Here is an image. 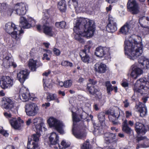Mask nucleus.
I'll use <instances>...</instances> for the list:
<instances>
[{
    "label": "nucleus",
    "instance_id": "7ed1b4c3",
    "mask_svg": "<svg viewBox=\"0 0 149 149\" xmlns=\"http://www.w3.org/2000/svg\"><path fill=\"white\" fill-rule=\"evenodd\" d=\"M4 29L6 31L11 35V37L18 43H19L21 39V34L23 31L21 28L18 29L13 23L8 22L5 24Z\"/></svg>",
    "mask_w": 149,
    "mask_h": 149
},
{
    "label": "nucleus",
    "instance_id": "37998d69",
    "mask_svg": "<svg viewBox=\"0 0 149 149\" xmlns=\"http://www.w3.org/2000/svg\"><path fill=\"white\" fill-rule=\"evenodd\" d=\"M44 123L42 122V123H40L39 124L35 125L37 131V132L40 133V132H42V129H44L45 128L44 127Z\"/></svg>",
    "mask_w": 149,
    "mask_h": 149
},
{
    "label": "nucleus",
    "instance_id": "9b49d317",
    "mask_svg": "<svg viewBox=\"0 0 149 149\" xmlns=\"http://www.w3.org/2000/svg\"><path fill=\"white\" fill-rule=\"evenodd\" d=\"M120 116H121L122 117H124V113L123 111L116 108L110 112L109 114V120L111 121L113 124L116 125L118 123L116 121L118 120Z\"/></svg>",
    "mask_w": 149,
    "mask_h": 149
},
{
    "label": "nucleus",
    "instance_id": "58836bf2",
    "mask_svg": "<svg viewBox=\"0 0 149 149\" xmlns=\"http://www.w3.org/2000/svg\"><path fill=\"white\" fill-rule=\"evenodd\" d=\"M105 114L103 112L100 113L98 116V118L99 122L102 125H104Z\"/></svg>",
    "mask_w": 149,
    "mask_h": 149
},
{
    "label": "nucleus",
    "instance_id": "20e7f679",
    "mask_svg": "<svg viewBox=\"0 0 149 149\" xmlns=\"http://www.w3.org/2000/svg\"><path fill=\"white\" fill-rule=\"evenodd\" d=\"M134 90L135 92L141 94H146L149 92V81L144 78L138 80L135 84Z\"/></svg>",
    "mask_w": 149,
    "mask_h": 149
},
{
    "label": "nucleus",
    "instance_id": "423d86ee",
    "mask_svg": "<svg viewBox=\"0 0 149 149\" xmlns=\"http://www.w3.org/2000/svg\"><path fill=\"white\" fill-rule=\"evenodd\" d=\"M0 64L7 69L10 66H13L14 68L17 66L16 63L14 62L13 59L8 56L6 53L0 54Z\"/></svg>",
    "mask_w": 149,
    "mask_h": 149
},
{
    "label": "nucleus",
    "instance_id": "a878e982",
    "mask_svg": "<svg viewBox=\"0 0 149 149\" xmlns=\"http://www.w3.org/2000/svg\"><path fill=\"white\" fill-rule=\"evenodd\" d=\"M14 106L13 102L9 98H6L4 100L3 106L4 109L10 110L14 107Z\"/></svg>",
    "mask_w": 149,
    "mask_h": 149
},
{
    "label": "nucleus",
    "instance_id": "aec40b11",
    "mask_svg": "<svg viewBox=\"0 0 149 149\" xmlns=\"http://www.w3.org/2000/svg\"><path fill=\"white\" fill-rule=\"evenodd\" d=\"M19 93L22 94V99L20 98L18 100L19 101L22 100L23 102L27 101L29 97V93L28 89L22 84L19 90Z\"/></svg>",
    "mask_w": 149,
    "mask_h": 149
},
{
    "label": "nucleus",
    "instance_id": "1a4fd4ad",
    "mask_svg": "<svg viewBox=\"0 0 149 149\" xmlns=\"http://www.w3.org/2000/svg\"><path fill=\"white\" fill-rule=\"evenodd\" d=\"M26 114L30 116H33L38 113L39 109L36 104L33 102L26 103L25 107Z\"/></svg>",
    "mask_w": 149,
    "mask_h": 149
},
{
    "label": "nucleus",
    "instance_id": "49530a36",
    "mask_svg": "<svg viewBox=\"0 0 149 149\" xmlns=\"http://www.w3.org/2000/svg\"><path fill=\"white\" fill-rule=\"evenodd\" d=\"M61 65L64 66H69L72 67V63L67 61H63L61 63Z\"/></svg>",
    "mask_w": 149,
    "mask_h": 149
},
{
    "label": "nucleus",
    "instance_id": "72a5a7b5",
    "mask_svg": "<svg viewBox=\"0 0 149 149\" xmlns=\"http://www.w3.org/2000/svg\"><path fill=\"white\" fill-rule=\"evenodd\" d=\"M122 130L124 132L128 134H130L132 130L128 125L127 121L125 120L123 122L122 124Z\"/></svg>",
    "mask_w": 149,
    "mask_h": 149
},
{
    "label": "nucleus",
    "instance_id": "09e8293b",
    "mask_svg": "<svg viewBox=\"0 0 149 149\" xmlns=\"http://www.w3.org/2000/svg\"><path fill=\"white\" fill-rule=\"evenodd\" d=\"M89 116L91 119H92L93 118V116H92L91 115H89L86 112L83 111L82 112L81 115H80V117L81 119H85L87 118Z\"/></svg>",
    "mask_w": 149,
    "mask_h": 149
},
{
    "label": "nucleus",
    "instance_id": "2eb2a0df",
    "mask_svg": "<svg viewBox=\"0 0 149 149\" xmlns=\"http://www.w3.org/2000/svg\"><path fill=\"white\" fill-rule=\"evenodd\" d=\"M131 77L134 79H136L143 73V71L139 67V65L135 63L131 68Z\"/></svg>",
    "mask_w": 149,
    "mask_h": 149
},
{
    "label": "nucleus",
    "instance_id": "ea45409f",
    "mask_svg": "<svg viewBox=\"0 0 149 149\" xmlns=\"http://www.w3.org/2000/svg\"><path fill=\"white\" fill-rule=\"evenodd\" d=\"M45 78H44L43 79V86L44 88L46 87L49 88H51L52 87V84L51 83V80L49 79H45Z\"/></svg>",
    "mask_w": 149,
    "mask_h": 149
},
{
    "label": "nucleus",
    "instance_id": "864d4df0",
    "mask_svg": "<svg viewBox=\"0 0 149 149\" xmlns=\"http://www.w3.org/2000/svg\"><path fill=\"white\" fill-rule=\"evenodd\" d=\"M0 133L6 137L8 136L9 135L7 131L3 129V127L1 126L0 127Z\"/></svg>",
    "mask_w": 149,
    "mask_h": 149
},
{
    "label": "nucleus",
    "instance_id": "a18cd8bd",
    "mask_svg": "<svg viewBox=\"0 0 149 149\" xmlns=\"http://www.w3.org/2000/svg\"><path fill=\"white\" fill-rule=\"evenodd\" d=\"M55 25L59 28H64L66 25V23L64 21H61L60 22H57L55 23Z\"/></svg>",
    "mask_w": 149,
    "mask_h": 149
},
{
    "label": "nucleus",
    "instance_id": "4c0bfd02",
    "mask_svg": "<svg viewBox=\"0 0 149 149\" xmlns=\"http://www.w3.org/2000/svg\"><path fill=\"white\" fill-rule=\"evenodd\" d=\"M104 125H101L100 126H96L94 127L95 130L93 133L95 136H98L102 134V127Z\"/></svg>",
    "mask_w": 149,
    "mask_h": 149
},
{
    "label": "nucleus",
    "instance_id": "9d476101",
    "mask_svg": "<svg viewBox=\"0 0 149 149\" xmlns=\"http://www.w3.org/2000/svg\"><path fill=\"white\" fill-rule=\"evenodd\" d=\"M40 134L37 132L36 134H33L31 140L29 139L27 143L28 149H39L38 142L39 141Z\"/></svg>",
    "mask_w": 149,
    "mask_h": 149
},
{
    "label": "nucleus",
    "instance_id": "c9c22d12",
    "mask_svg": "<svg viewBox=\"0 0 149 149\" xmlns=\"http://www.w3.org/2000/svg\"><path fill=\"white\" fill-rule=\"evenodd\" d=\"M37 61L33 59H30L28 64L29 68L33 71L36 70V69Z\"/></svg>",
    "mask_w": 149,
    "mask_h": 149
},
{
    "label": "nucleus",
    "instance_id": "2f4dec72",
    "mask_svg": "<svg viewBox=\"0 0 149 149\" xmlns=\"http://www.w3.org/2000/svg\"><path fill=\"white\" fill-rule=\"evenodd\" d=\"M87 89L91 94L95 95V96L98 95L100 96L101 95V93L99 90L95 88L94 86H91L90 84H88Z\"/></svg>",
    "mask_w": 149,
    "mask_h": 149
},
{
    "label": "nucleus",
    "instance_id": "6e6552de",
    "mask_svg": "<svg viewBox=\"0 0 149 149\" xmlns=\"http://www.w3.org/2000/svg\"><path fill=\"white\" fill-rule=\"evenodd\" d=\"M111 52L110 48L108 47L100 46L95 49V54L98 57H104L107 59L111 58Z\"/></svg>",
    "mask_w": 149,
    "mask_h": 149
},
{
    "label": "nucleus",
    "instance_id": "052dcab7",
    "mask_svg": "<svg viewBox=\"0 0 149 149\" xmlns=\"http://www.w3.org/2000/svg\"><path fill=\"white\" fill-rule=\"evenodd\" d=\"M110 86L107 87V92L108 95H111V91H112L113 90V88L111 87Z\"/></svg>",
    "mask_w": 149,
    "mask_h": 149
},
{
    "label": "nucleus",
    "instance_id": "f3484780",
    "mask_svg": "<svg viewBox=\"0 0 149 149\" xmlns=\"http://www.w3.org/2000/svg\"><path fill=\"white\" fill-rule=\"evenodd\" d=\"M127 7L130 11L132 14H135L139 12V7L135 0H129Z\"/></svg>",
    "mask_w": 149,
    "mask_h": 149
},
{
    "label": "nucleus",
    "instance_id": "603ef678",
    "mask_svg": "<svg viewBox=\"0 0 149 149\" xmlns=\"http://www.w3.org/2000/svg\"><path fill=\"white\" fill-rule=\"evenodd\" d=\"M49 17V15L47 13H45L44 14L43 19L44 20L42 22L43 24H47L48 23L47 20Z\"/></svg>",
    "mask_w": 149,
    "mask_h": 149
},
{
    "label": "nucleus",
    "instance_id": "6e6d98bb",
    "mask_svg": "<svg viewBox=\"0 0 149 149\" xmlns=\"http://www.w3.org/2000/svg\"><path fill=\"white\" fill-rule=\"evenodd\" d=\"M121 85L124 87H127L128 86V83L127 81L125 79H123L122 81Z\"/></svg>",
    "mask_w": 149,
    "mask_h": 149
},
{
    "label": "nucleus",
    "instance_id": "de8ad7c7",
    "mask_svg": "<svg viewBox=\"0 0 149 149\" xmlns=\"http://www.w3.org/2000/svg\"><path fill=\"white\" fill-rule=\"evenodd\" d=\"M81 149H91V147L90 146L88 141H86L81 146Z\"/></svg>",
    "mask_w": 149,
    "mask_h": 149
},
{
    "label": "nucleus",
    "instance_id": "dca6fc26",
    "mask_svg": "<svg viewBox=\"0 0 149 149\" xmlns=\"http://www.w3.org/2000/svg\"><path fill=\"white\" fill-rule=\"evenodd\" d=\"M137 22V20L134 21V19H132L131 21L127 22L120 28V33L124 35L128 34L130 30L133 27L135 22Z\"/></svg>",
    "mask_w": 149,
    "mask_h": 149
},
{
    "label": "nucleus",
    "instance_id": "69168bd1",
    "mask_svg": "<svg viewBox=\"0 0 149 149\" xmlns=\"http://www.w3.org/2000/svg\"><path fill=\"white\" fill-rule=\"evenodd\" d=\"M126 117L127 118L129 117L132 115V113L129 111H126L125 112Z\"/></svg>",
    "mask_w": 149,
    "mask_h": 149
},
{
    "label": "nucleus",
    "instance_id": "bf43d9fd",
    "mask_svg": "<svg viewBox=\"0 0 149 149\" xmlns=\"http://www.w3.org/2000/svg\"><path fill=\"white\" fill-rule=\"evenodd\" d=\"M97 81L93 79H89V83L88 84H90L91 86H94L93 85L97 83Z\"/></svg>",
    "mask_w": 149,
    "mask_h": 149
},
{
    "label": "nucleus",
    "instance_id": "cd10ccee",
    "mask_svg": "<svg viewBox=\"0 0 149 149\" xmlns=\"http://www.w3.org/2000/svg\"><path fill=\"white\" fill-rule=\"evenodd\" d=\"M139 23L142 27L147 29L149 27V18L145 16L141 17L139 19Z\"/></svg>",
    "mask_w": 149,
    "mask_h": 149
},
{
    "label": "nucleus",
    "instance_id": "39448f33",
    "mask_svg": "<svg viewBox=\"0 0 149 149\" xmlns=\"http://www.w3.org/2000/svg\"><path fill=\"white\" fill-rule=\"evenodd\" d=\"M74 108H73V109L71 110L73 122V127L72 129L73 134L77 138L83 139L86 137V133L85 129H82L77 131L75 130V127L76 125V122L79 121L80 120V119L79 118L77 117L76 113L74 112Z\"/></svg>",
    "mask_w": 149,
    "mask_h": 149
},
{
    "label": "nucleus",
    "instance_id": "f8f14e48",
    "mask_svg": "<svg viewBox=\"0 0 149 149\" xmlns=\"http://www.w3.org/2000/svg\"><path fill=\"white\" fill-rule=\"evenodd\" d=\"M13 85V79L8 76H3L0 78V86L3 89L9 88Z\"/></svg>",
    "mask_w": 149,
    "mask_h": 149
},
{
    "label": "nucleus",
    "instance_id": "f257e3e1",
    "mask_svg": "<svg viewBox=\"0 0 149 149\" xmlns=\"http://www.w3.org/2000/svg\"><path fill=\"white\" fill-rule=\"evenodd\" d=\"M74 38L81 43L84 42L81 36L87 38L92 37L95 30L93 21L82 18H77L74 20Z\"/></svg>",
    "mask_w": 149,
    "mask_h": 149
},
{
    "label": "nucleus",
    "instance_id": "b1692460",
    "mask_svg": "<svg viewBox=\"0 0 149 149\" xmlns=\"http://www.w3.org/2000/svg\"><path fill=\"white\" fill-rule=\"evenodd\" d=\"M29 74V72L27 70H22L17 74V78L20 82L22 84L28 78Z\"/></svg>",
    "mask_w": 149,
    "mask_h": 149
},
{
    "label": "nucleus",
    "instance_id": "0eeeda50",
    "mask_svg": "<svg viewBox=\"0 0 149 149\" xmlns=\"http://www.w3.org/2000/svg\"><path fill=\"white\" fill-rule=\"evenodd\" d=\"M47 123L50 127L54 128L61 134L64 133L63 128L64 125L62 121L53 117H50L47 120Z\"/></svg>",
    "mask_w": 149,
    "mask_h": 149
},
{
    "label": "nucleus",
    "instance_id": "3c124183",
    "mask_svg": "<svg viewBox=\"0 0 149 149\" xmlns=\"http://www.w3.org/2000/svg\"><path fill=\"white\" fill-rule=\"evenodd\" d=\"M101 95L100 96L99 95H98L97 96H96V97H97L99 99V104H100V106H102L103 105L105 102L104 98L103 97L102 98L101 97Z\"/></svg>",
    "mask_w": 149,
    "mask_h": 149
},
{
    "label": "nucleus",
    "instance_id": "4be33fe9",
    "mask_svg": "<svg viewBox=\"0 0 149 149\" xmlns=\"http://www.w3.org/2000/svg\"><path fill=\"white\" fill-rule=\"evenodd\" d=\"M136 111L140 113V116L143 117L147 115V107L144 104L139 102L138 105L136 106Z\"/></svg>",
    "mask_w": 149,
    "mask_h": 149
},
{
    "label": "nucleus",
    "instance_id": "412c9836",
    "mask_svg": "<svg viewBox=\"0 0 149 149\" xmlns=\"http://www.w3.org/2000/svg\"><path fill=\"white\" fill-rule=\"evenodd\" d=\"M10 122L11 126L15 129L19 128L24 123L23 120L21 119L20 117L12 118L10 120Z\"/></svg>",
    "mask_w": 149,
    "mask_h": 149
},
{
    "label": "nucleus",
    "instance_id": "5701e85b",
    "mask_svg": "<svg viewBox=\"0 0 149 149\" xmlns=\"http://www.w3.org/2000/svg\"><path fill=\"white\" fill-rule=\"evenodd\" d=\"M94 70L96 72L99 73H103L106 71V65L100 62L96 63L94 66Z\"/></svg>",
    "mask_w": 149,
    "mask_h": 149
},
{
    "label": "nucleus",
    "instance_id": "79ce46f5",
    "mask_svg": "<svg viewBox=\"0 0 149 149\" xmlns=\"http://www.w3.org/2000/svg\"><path fill=\"white\" fill-rule=\"evenodd\" d=\"M61 144V146L59 144H58L59 149H63V148H65L68 147L70 146V144L69 143H66L64 140L62 141Z\"/></svg>",
    "mask_w": 149,
    "mask_h": 149
},
{
    "label": "nucleus",
    "instance_id": "680f3d73",
    "mask_svg": "<svg viewBox=\"0 0 149 149\" xmlns=\"http://www.w3.org/2000/svg\"><path fill=\"white\" fill-rule=\"evenodd\" d=\"M100 106L99 104H95L94 105V108L95 110L97 111L99 109Z\"/></svg>",
    "mask_w": 149,
    "mask_h": 149
},
{
    "label": "nucleus",
    "instance_id": "c756f323",
    "mask_svg": "<svg viewBox=\"0 0 149 149\" xmlns=\"http://www.w3.org/2000/svg\"><path fill=\"white\" fill-rule=\"evenodd\" d=\"M141 68H149V59L144 57H141L139 61Z\"/></svg>",
    "mask_w": 149,
    "mask_h": 149
},
{
    "label": "nucleus",
    "instance_id": "0e129e2a",
    "mask_svg": "<svg viewBox=\"0 0 149 149\" xmlns=\"http://www.w3.org/2000/svg\"><path fill=\"white\" fill-rule=\"evenodd\" d=\"M4 116L7 118H10L11 117V115L10 113L8 112H5L4 113Z\"/></svg>",
    "mask_w": 149,
    "mask_h": 149
},
{
    "label": "nucleus",
    "instance_id": "c03bdc74",
    "mask_svg": "<svg viewBox=\"0 0 149 149\" xmlns=\"http://www.w3.org/2000/svg\"><path fill=\"white\" fill-rule=\"evenodd\" d=\"M56 95L55 94L49 93L47 97V99L48 101L54 100L56 98Z\"/></svg>",
    "mask_w": 149,
    "mask_h": 149
},
{
    "label": "nucleus",
    "instance_id": "5fc2aeb1",
    "mask_svg": "<svg viewBox=\"0 0 149 149\" xmlns=\"http://www.w3.org/2000/svg\"><path fill=\"white\" fill-rule=\"evenodd\" d=\"M72 84V81L71 80H66L65 81V87L68 88L70 87Z\"/></svg>",
    "mask_w": 149,
    "mask_h": 149
},
{
    "label": "nucleus",
    "instance_id": "ddd939ff",
    "mask_svg": "<svg viewBox=\"0 0 149 149\" xmlns=\"http://www.w3.org/2000/svg\"><path fill=\"white\" fill-rule=\"evenodd\" d=\"M28 20L29 22L31 23V24L28 23L26 19L24 17H21L19 26L24 29H28L31 26H34L36 24V22L33 18L30 17Z\"/></svg>",
    "mask_w": 149,
    "mask_h": 149
},
{
    "label": "nucleus",
    "instance_id": "f03ea898",
    "mask_svg": "<svg viewBox=\"0 0 149 149\" xmlns=\"http://www.w3.org/2000/svg\"><path fill=\"white\" fill-rule=\"evenodd\" d=\"M134 35L126 36L125 42V51L127 57L131 60H134L140 56L143 53V45L140 40L141 38L139 37V41L137 42L134 38Z\"/></svg>",
    "mask_w": 149,
    "mask_h": 149
},
{
    "label": "nucleus",
    "instance_id": "4d7b16f0",
    "mask_svg": "<svg viewBox=\"0 0 149 149\" xmlns=\"http://www.w3.org/2000/svg\"><path fill=\"white\" fill-rule=\"evenodd\" d=\"M53 52L54 54L57 56L59 55L61 53L60 51L56 48L54 49Z\"/></svg>",
    "mask_w": 149,
    "mask_h": 149
},
{
    "label": "nucleus",
    "instance_id": "338daca9",
    "mask_svg": "<svg viewBox=\"0 0 149 149\" xmlns=\"http://www.w3.org/2000/svg\"><path fill=\"white\" fill-rule=\"evenodd\" d=\"M48 54H47L44 53L43 54V57L42 58L43 60L45 59H46L47 60H49V58L48 57Z\"/></svg>",
    "mask_w": 149,
    "mask_h": 149
},
{
    "label": "nucleus",
    "instance_id": "e433bc0d",
    "mask_svg": "<svg viewBox=\"0 0 149 149\" xmlns=\"http://www.w3.org/2000/svg\"><path fill=\"white\" fill-rule=\"evenodd\" d=\"M58 7L59 10L62 12H65L66 9L65 1L61 0L58 3Z\"/></svg>",
    "mask_w": 149,
    "mask_h": 149
},
{
    "label": "nucleus",
    "instance_id": "393cba45",
    "mask_svg": "<svg viewBox=\"0 0 149 149\" xmlns=\"http://www.w3.org/2000/svg\"><path fill=\"white\" fill-rule=\"evenodd\" d=\"M135 129L138 134H144L147 130L144 125L141 123L136 122L135 124Z\"/></svg>",
    "mask_w": 149,
    "mask_h": 149
},
{
    "label": "nucleus",
    "instance_id": "13d9d810",
    "mask_svg": "<svg viewBox=\"0 0 149 149\" xmlns=\"http://www.w3.org/2000/svg\"><path fill=\"white\" fill-rule=\"evenodd\" d=\"M149 147V145L148 144H145L143 143L140 146L137 145L136 148V149H139V148H146Z\"/></svg>",
    "mask_w": 149,
    "mask_h": 149
},
{
    "label": "nucleus",
    "instance_id": "473e14b6",
    "mask_svg": "<svg viewBox=\"0 0 149 149\" xmlns=\"http://www.w3.org/2000/svg\"><path fill=\"white\" fill-rule=\"evenodd\" d=\"M83 52V51L81 50L80 52V56L81 57V60L84 63H88L90 62L91 59L89 56L87 54L89 52Z\"/></svg>",
    "mask_w": 149,
    "mask_h": 149
},
{
    "label": "nucleus",
    "instance_id": "8fccbe9b",
    "mask_svg": "<svg viewBox=\"0 0 149 149\" xmlns=\"http://www.w3.org/2000/svg\"><path fill=\"white\" fill-rule=\"evenodd\" d=\"M41 118L40 117H37L33 119V122L34 126H35L38 124L40 123H42L41 122Z\"/></svg>",
    "mask_w": 149,
    "mask_h": 149
},
{
    "label": "nucleus",
    "instance_id": "c85d7f7f",
    "mask_svg": "<svg viewBox=\"0 0 149 149\" xmlns=\"http://www.w3.org/2000/svg\"><path fill=\"white\" fill-rule=\"evenodd\" d=\"M104 138L106 142L108 144L112 142L113 140L115 139L116 136L114 134L107 132L104 134Z\"/></svg>",
    "mask_w": 149,
    "mask_h": 149
},
{
    "label": "nucleus",
    "instance_id": "6ab92c4d",
    "mask_svg": "<svg viewBox=\"0 0 149 149\" xmlns=\"http://www.w3.org/2000/svg\"><path fill=\"white\" fill-rule=\"evenodd\" d=\"M13 11L12 8H10L6 3L0 4V12L1 15L10 16Z\"/></svg>",
    "mask_w": 149,
    "mask_h": 149
},
{
    "label": "nucleus",
    "instance_id": "774afa93",
    "mask_svg": "<svg viewBox=\"0 0 149 149\" xmlns=\"http://www.w3.org/2000/svg\"><path fill=\"white\" fill-rule=\"evenodd\" d=\"M145 139H146V140H147V139H146V137H145L141 136V137H138L137 138V140L138 142H139V141H142V140H143Z\"/></svg>",
    "mask_w": 149,
    "mask_h": 149
},
{
    "label": "nucleus",
    "instance_id": "f704fd0d",
    "mask_svg": "<svg viewBox=\"0 0 149 149\" xmlns=\"http://www.w3.org/2000/svg\"><path fill=\"white\" fill-rule=\"evenodd\" d=\"M71 2L73 3V5L76 10H78L80 11H82L81 8L83 6V4L82 3H78L76 0H71L69 1L68 3H70Z\"/></svg>",
    "mask_w": 149,
    "mask_h": 149
},
{
    "label": "nucleus",
    "instance_id": "bb28decb",
    "mask_svg": "<svg viewBox=\"0 0 149 149\" xmlns=\"http://www.w3.org/2000/svg\"><path fill=\"white\" fill-rule=\"evenodd\" d=\"M49 139L51 145H55L59 143V137L58 134L55 132H53L50 134Z\"/></svg>",
    "mask_w": 149,
    "mask_h": 149
},
{
    "label": "nucleus",
    "instance_id": "a211bd4d",
    "mask_svg": "<svg viewBox=\"0 0 149 149\" xmlns=\"http://www.w3.org/2000/svg\"><path fill=\"white\" fill-rule=\"evenodd\" d=\"M109 22L106 29L109 32L113 33L117 30V24L115 19L111 17L109 18Z\"/></svg>",
    "mask_w": 149,
    "mask_h": 149
},
{
    "label": "nucleus",
    "instance_id": "4468645a",
    "mask_svg": "<svg viewBox=\"0 0 149 149\" xmlns=\"http://www.w3.org/2000/svg\"><path fill=\"white\" fill-rule=\"evenodd\" d=\"M28 6L24 3H17L14 7V10L17 14L19 15H23L26 14Z\"/></svg>",
    "mask_w": 149,
    "mask_h": 149
},
{
    "label": "nucleus",
    "instance_id": "7c9ffc66",
    "mask_svg": "<svg viewBox=\"0 0 149 149\" xmlns=\"http://www.w3.org/2000/svg\"><path fill=\"white\" fill-rule=\"evenodd\" d=\"M44 33L50 36H53L55 34V31L54 28L51 27L44 25L43 26Z\"/></svg>",
    "mask_w": 149,
    "mask_h": 149
},
{
    "label": "nucleus",
    "instance_id": "a19ab883",
    "mask_svg": "<svg viewBox=\"0 0 149 149\" xmlns=\"http://www.w3.org/2000/svg\"><path fill=\"white\" fill-rule=\"evenodd\" d=\"M93 45L91 41H88L86 45L85 46L84 49L82 50L83 52H89L90 49Z\"/></svg>",
    "mask_w": 149,
    "mask_h": 149
},
{
    "label": "nucleus",
    "instance_id": "e2e57ef3",
    "mask_svg": "<svg viewBox=\"0 0 149 149\" xmlns=\"http://www.w3.org/2000/svg\"><path fill=\"white\" fill-rule=\"evenodd\" d=\"M123 102L124 104V106L125 107H127L129 106L130 103L127 100H125Z\"/></svg>",
    "mask_w": 149,
    "mask_h": 149
}]
</instances>
